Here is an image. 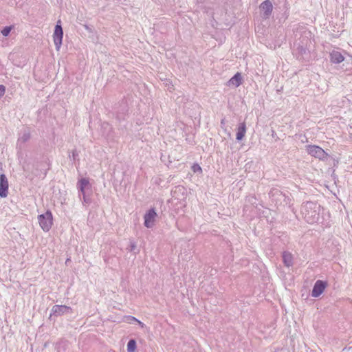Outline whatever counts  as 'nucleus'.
Listing matches in <instances>:
<instances>
[{"label":"nucleus","mask_w":352,"mask_h":352,"mask_svg":"<svg viewBox=\"0 0 352 352\" xmlns=\"http://www.w3.org/2000/svg\"><path fill=\"white\" fill-rule=\"evenodd\" d=\"M72 313V308L66 305H56L52 307L50 317L52 316H60L63 314Z\"/></svg>","instance_id":"423d86ee"},{"label":"nucleus","mask_w":352,"mask_h":352,"mask_svg":"<svg viewBox=\"0 0 352 352\" xmlns=\"http://www.w3.org/2000/svg\"><path fill=\"white\" fill-rule=\"evenodd\" d=\"M300 212L305 220L308 223L313 224L319 221L320 206L316 202L307 201L302 204Z\"/></svg>","instance_id":"f257e3e1"},{"label":"nucleus","mask_w":352,"mask_h":352,"mask_svg":"<svg viewBox=\"0 0 352 352\" xmlns=\"http://www.w3.org/2000/svg\"><path fill=\"white\" fill-rule=\"evenodd\" d=\"M221 124H224V120H221Z\"/></svg>","instance_id":"a878e982"},{"label":"nucleus","mask_w":352,"mask_h":352,"mask_svg":"<svg viewBox=\"0 0 352 352\" xmlns=\"http://www.w3.org/2000/svg\"><path fill=\"white\" fill-rule=\"evenodd\" d=\"M177 188H178L179 190L183 189V188H182V187H180V186H178V187H177Z\"/></svg>","instance_id":"bb28decb"},{"label":"nucleus","mask_w":352,"mask_h":352,"mask_svg":"<svg viewBox=\"0 0 352 352\" xmlns=\"http://www.w3.org/2000/svg\"><path fill=\"white\" fill-rule=\"evenodd\" d=\"M12 30V27L11 26H6L3 28V29L1 30V34L4 36H7L9 35L10 31Z\"/></svg>","instance_id":"a211bd4d"},{"label":"nucleus","mask_w":352,"mask_h":352,"mask_svg":"<svg viewBox=\"0 0 352 352\" xmlns=\"http://www.w3.org/2000/svg\"><path fill=\"white\" fill-rule=\"evenodd\" d=\"M77 156H78V153H77L76 151V150H74V151H72V156H71V155H69V157H70V158H72V159H73V160H75Z\"/></svg>","instance_id":"412c9836"},{"label":"nucleus","mask_w":352,"mask_h":352,"mask_svg":"<svg viewBox=\"0 0 352 352\" xmlns=\"http://www.w3.org/2000/svg\"><path fill=\"white\" fill-rule=\"evenodd\" d=\"M30 138V132L28 129H24L19 134V137L17 140V144H24L28 141Z\"/></svg>","instance_id":"f8f14e48"},{"label":"nucleus","mask_w":352,"mask_h":352,"mask_svg":"<svg viewBox=\"0 0 352 352\" xmlns=\"http://www.w3.org/2000/svg\"><path fill=\"white\" fill-rule=\"evenodd\" d=\"M260 8L263 12V18L267 19L272 14L273 6L270 0H265L261 4Z\"/></svg>","instance_id":"1a4fd4ad"},{"label":"nucleus","mask_w":352,"mask_h":352,"mask_svg":"<svg viewBox=\"0 0 352 352\" xmlns=\"http://www.w3.org/2000/svg\"><path fill=\"white\" fill-rule=\"evenodd\" d=\"M6 91V88L3 85H0V98L4 95Z\"/></svg>","instance_id":"aec40b11"},{"label":"nucleus","mask_w":352,"mask_h":352,"mask_svg":"<svg viewBox=\"0 0 352 352\" xmlns=\"http://www.w3.org/2000/svg\"><path fill=\"white\" fill-rule=\"evenodd\" d=\"M327 287L325 281L318 280L316 281L311 292V296L314 298L319 297L324 291Z\"/></svg>","instance_id":"0eeeda50"},{"label":"nucleus","mask_w":352,"mask_h":352,"mask_svg":"<svg viewBox=\"0 0 352 352\" xmlns=\"http://www.w3.org/2000/svg\"><path fill=\"white\" fill-rule=\"evenodd\" d=\"M61 344H62V342H58L56 344V348L58 352H61V351H60Z\"/></svg>","instance_id":"5701e85b"},{"label":"nucleus","mask_w":352,"mask_h":352,"mask_svg":"<svg viewBox=\"0 0 352 352\" xmlns=\"http://www.w3.org/2000/svg\"><path fill=\"white\" fill-rule=\"evenodd\" d=\"M82 195L83 202H85L86 204H88V203L90 202L89 199L87 198L86 195H85V192H84V195Z\"/></svg>","instance_id":"4be33fe9"},{"label":"nucleus","mask_w":352,"mask_h":352,"mask_svg":"<svg viewBox=\"0 0 352 352\" xmlns=\"http://www.w3.org/2000/svg\"><path fill=\"white\" fill-rule=\"evenodd\" d=\"M229 85H234L236 87H238L242 83V77L241 74L237 72L229 80Z\"/></svg>","instance_id":"4468645a"},{"label":"nucleus","mask_w":352,"mask_h":352,"mask_svg":"<svg viewBox=\"0 0 352 352\" xmlns=\"http://www.w3.org/2000/svg\"><path fill=\"white\" fill-rule=\"evenodd\" d=\"M283 261L284 265L289 267L293 265V256L292 254L288 252H283Z\"/></svg>","instance_id":"ddd939ff"},{"label":"nucleus","mask_w":352,"mask_h":352,"mask_svg":"<svg viewBox=\"0 0 352 352\" xmlns=\"http://www.w3.org/2000/svg\"><path fill=\"white\" fill-rule=\"evenodd\" d=\"M137 346L136 342L135 340L131 339L127 343V351L134 352Z\"/></svg>","instance_id":"dca6fc26"},{"label":"nucleus","mask_w":352,"mask_h":352,"mask_svg":"<svg viewBox=\"0 0 352 352\" xmlns=\"http://www.w3.org/2000/svg\"><path fill=\"white\" fill-rule=\"evenodd\" d=\"M306 151L309 155L322 161L326 160L329 155L321 147L316 145L306 146Z\"/></svg>","instance_id":"7ed1b4c3"},{"label":"nucleus","mask_w":352,"mask_h":352,"mask_svg":"<svg viewBox=\"0 0 352 352\" xmlns=\"http://www.w3.org/2000/svg\"><path fill=\"white\" fill-rule=\"evenodd\" d=\"M192 170L195 173H201L202 172V169H201V166L198 164H194L192 166Z\"/></svg>","instance_id":"6ab92c4d"},{"label":"nucleus","mask_w":352,"mask_h":352,"mask_svg":"<svg viewBox=\"0 0 352 352\" xmlns=\"http://www.w3.org/2000/svg\"><path fill=\"white\" fill-rule=\"evenodd\" d=\"M89 184V180L86 178H82L79 180L78 182V188L80 192L79 197H81V195H84L85 189L88 186Z\"/></svg>","instance_id":"2eb2a0df"},{"label":"nucleus","mask_w":352,"mask_h":352,"mask_svg":"<svg viewBox=\"0 0 352 352\" xmlns=\"http://www.w3.org/2000/svg\"><path fill=\"white\" fill-rule=\"evenodd\" d=\"M126 321L129 323H133V322H137L142 327H143L144 325V323H142L141 321H140L139 320H138L135 317L131 316H129L126 317Z\"/></svg>","instance_id":"f3484780"},{"label":"nucleus","mask_w":352,"mask_h":352,"mask_svg":"<svg viewBox=\"0 0 352 352\" xmlns=\"http://www.w3.org/2000/svg\"><path fill=\"white\" fill-rule=\"evenodd\" d=\"M157 213L154 208L149 209L144 216V225L147 228H151L153 227Z\"/></svg>","instance_id":"39448f33"},{"label":"nucleus","mask_w":352,"mask_h":352,"mask_svg":"<svg viewBox=\"0 0 352 352\" xmlns=\"http://www.w3.org/2000/svg\"><path fill=\"white\" fill-rule=\"evenodd\" d=\"M130 247H131L130 250L133 251L135 250L136 245L134 243H131Z\"/></svg>","instance_id":"b1692460"},{"label":"nucleus","mask_w":352,"mask_h":352,"mask_svg":"<svg viewBox=\"0 0 352 352\" xmlns=\"http://www.w3.org/2000/svg\"><path fill=\"white\" fill-rule=\"evenodd\" d=\"M39 225L44 232H48L53 224L52 213L50 210H47L44 214L38 217Z\"/></svg>","instance_id":"f03ea898"},{"label":"nucleus","mask_w":352,"mask_h":352,"mask_svg":"<svg viewBox=\"0 0 352 352\" xmlns=\"http://www.w3.org/2000/svg\"><path fill=\"white\" fill-rule=\"evenodd\" d=\"M63 36V31L60 24V21H58L55 26V30L53 35L54 43L56 49L59 50L62 45V40Z\"/></svg>","instance_id":"20e7f679"},{"label":"nucleus","mask_w":352,"mask_h":352,"mask_svg":"<svg viewBox=\"0 0 352 352\" xmlns=\"http://www.w3.org/2000/svg\"><path fill=\"white\" fill-rule=\"evenodd\" d=\"M280 192L278 190H276L275 193H279Z\"/></svg>","instance_id":"cd10ccee"},{"label":"nucleus","mask_w":352,"mask_h":352,"mask_svg":"<svg viewBox=\"0 0 352 352\" xmlns=\"http://www.w3.org/2000/svg\"><path fill=\"white\" fill-rule=\"evenodd\" d=\"M246 133V124L245 122L240 123L236 135V139L241 141L245 136Z\"/></svg>","instance_id":"9b49d317"},{"label":"nucleus","mask_w":352,"mask_h":352,"mask_svg":"<svg viewBox=\"0 0 352 352\" xmlns=\"http://www.w3.org/2000/svg\"><path fill=\"white\" fill-rule=\"evenodd\" d=\"M8 194V181L5 175L2 173L0 175V197L5 198Z\"/></svg>","instance_id":"6e6552de"},{"label":"nucleus","mask_w":352,"mask_h":352,"mask_svg":"<svg viewBox=\"0 0 352 352\" xmlns=\"http://www.w3.org/2000/svg\"><path fill=\"white\" fill-rule=\"evenodd\" d=\"M331 62L334 64H338L344 61V57L342 54L338 50H333L330 54Z\"/></svg>","instance_id":"9d476101"},{"label":"nucleus","mask_w":352,"mask_h":352,"mask_svg":"<svg viewBox=\"0 0 352 352\" xmlns=\"http://www.w3.org/2000/svg\"><path fill=\"white\" fill-rule=\"evenodd\" d=\"M300 53H305L306 52V49L305 48H303L302 47L300 48Z\"/></svg>","instance_id":"393cba45"}]
</instances>
